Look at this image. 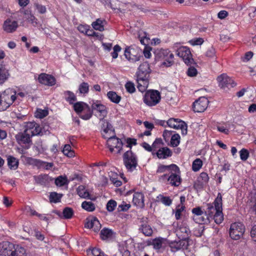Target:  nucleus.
I'll use <instances>...</instances> for the list:
<instances>
[{"mask_svg":"<svg viewBox=\"0 0 256 256\" xmlns=\"http://www.w3.org/2000/svg\"><path fill=\"white\" fill-rule=\"evenodd\" d=\"M151 70L148 62H144L139 66L136 73L137 88L141 92H144L149 84Z\"/></svg>","mask_w":256,"mask_h":256,"instance_id":"obj_1","label":"nucleus"},{"mask_svg":"<svg viewBox=\"0 0 256 256\" xmlns=\"http://www.w3.org/2000/svg\"><path fill=\"white\" fill-rule=\"evenodd\" d=\"M155 60L158 62H162L160 66L168 68L174 64V56L170 52L166 49H158L154 52Z\"/></svg>","mask_w":256,"mask_h":256,"instance_id":"obj_2","label":"nucleus"},{"mask_svg":"<svg viewBox=\"0 0 256 256\" xmlns=\"http://www.w3.org/2000/svg\"><path fill=\"white\" fill-rule=\"evenodd\" d=\"M161 99L160 92L157 90H150L146 91L143 100L144 104L149 106H152L158 104Z\"/></svg>","mask_w":256,"mask_h":256,"instance_id":"obj_3","label":"nucleus"},{"mask_svg":"<svg viewBox=\"0 0 256 256\" xmlns=\"http://www.w3.org/2000/svg\"><path fill=\"white\" fill-rule=\"evenodd\" d=\"M123 160L124 166L128 171L134 170L138 166L136 156L131 150H128L124 153Z\"/></svg>","mask_w":256,"mask_h":256,"instance_id":"obj_4","label":"nucleus"},{"mask_svg":"<svg viewBox=\"0 0 256 256\" xmlns=\"http://www.w3.org/2000/svg\"><path fill=\"white\" fill-rule=\"evenodd\" d=\"M245 226L242 222H234L229 230L230 236L233 240H238L243 236Z\"/></svg>","mask_w":256,"mask_h":256,"instance_id":"obj_5","label":"nucleus"},{"mask_svg":"<svg viewBox=\"0 0 256 256\" xmlns=\"http://www.w3.org/2000/svg\"><path fill=\"white\" fill-rule=\"evenodd\" d=\"M124 56L132 62H136L143 59V56L140 54V50L137 47L130 46L126 48L124 50Z\"/></svg>","mask_w":256,"mask_h":256,"instance_id":"obj_6","label":"nucleus"},{"mask_svg":"<svg viewBox=\"0 0 256 256\" xmlns=\"http://www.w3.org/2000/svg\"><path fill=\"white\" fill-rule=\"evenodd\" d=\"M16 93L14 94H8L4 92L0 96V111L6 110L16 100Z\"/></svg>","mask_w":256,"mask_h":256,"instance_id":"obj_7","label":"nucleus"},{"mask_svg":"<svg viewBox=\"0 0 256 256\" xmlns=\"http://www.w3.org/2000/svg\"><path fill=\"white\" fill-rule=\"evenodd\" d=\"M107 138V144L111 152H113L114 148H116V153H120L122 146V142L120 139L114 136V134H109Z\"/></svg>","mask_w":256,"mask_h":256,"instance_id":"obj_8","label":"nucleus"},{"mask_svg":"<svg viewBox=\"0 0 256 256\" xmlns=\"http://www.w3.org/2000/svg\"><path fill=\"white\" fill-rule=\"evenodd\" d=\"M15 138L17 142L25 148H28L32 144V136L24 131L18 132Z\"/></svg>","mask_w":256,"mask_h":256,"instance_id":"obj_9","label":"nucleus"},{"mask_svg":"<svg viewBox=\"0 0 256 256\" xmlns=\"http://www.w3.org/2000/svg\"><path fill=\"white\" fill-rule=\"evenodd\" d=\"M177 55L182 58L187 65H190L194 62V59L190 48L186 46H180L176 51Z\"/></svg>","mask_w":256,"mask_h":256,"instance_id":"obj_10","label":"nucleus"},{"mask_svg":"<svg viewBox=\"0 0 256 256\" xmlns=\"http://www.w3.org/2000/svg\"><path fill=\"white\" fill-rule=\"evenodd\" d=\"M167 124L174 129H180L182 135L187 134V125L186 122L178 118H171L166 122Z\"/></svg>","mask_w":256,"mask_h":256,"instance_id":"obj_11","label":"nucleus"},{"mask_svg":"<svg viewBox=\"0 0 256 256\" xmlns=\"http://www.w3.org/2000/svg\"><path fill=\"white\" fill-rule=\"evenodd\" d=\"M219 86L222 89L230 88L236 86V83L225 74H220L217 78Z\"/></svg>","mask_w":256,"mask_h":256,"instance_id":"obj_12","label":"nucleus"},{"mask_svg":"<svg viewBox=\"0 0 256 256\" xmlns=\"http://www.w3.org/2000/svg\"><path fill=\"white\" fill-rule=\"evenodd\" d=\"M176 169L174 168V170L170 172V176L168 178V180L170 182V184L172 186H178L182 182V178L180 176V170L179 168L176 166Z\"/></svg>","mask_w":256,"mask_h":256,"instance_id":"obj_13","label":"nucleus"},{"mask_svg":"<svg viewBox=\"0 0 256 256\" xmlns=\"http://www.w3.org/2000/svg\"><path fill=\"white\" fill-rule=\"evenodd\" d=\"M101 122V132L102 137L104 138H108V136L111 134H114V130L111 124L104 118H100Z\"/></svg>","mask_w":256,"mask_h":256,"instance_id":"obj_14","label":"nucleus"},{"mask_svg":"<svg viewBox=\"0 0 256 256\" xmlns=\"http://www.w3.org/2000/svg\"><path fill=\"white\" fill-rule=\"evenodd\" d=\"M208 100L204 96L200 97L193 104V110L196 112H202L207 108Z\"/></svg>","mask_w":256,"mask_h":256,"instance_id":"obj_15","label":"nucleus"},{"mask_svg":"<svg viewBox=\"0 0 256 256\" xmlns=\"http://www.w3.org/2000/svg\"><path fill=\"white\" fill-rule=\"evenodd\" d=\"M220 196V199L222 200V196L221 194L219 192L213 203L214 206L211 204H207L208 208L206 210L204 211V215L205 216L208 217L209 222L218 211V209L217 207V203H216V202L218 197Z\"/></svg>","mask_w":256,"mask_h":256,"instance_id":"obj_16","label":"nucleus"},{"mask_svg":"<svg viewBox=\"0 0 256 256\" xmlns=\"http://www.w3.org/2000/svg\"><path fill=\"white\" fill-rule=\"evenodd\" d=\"M14 248V245L8 242L0 243V256H11Z\"/></svg>","mask_w":256,"mask_h":256,"instance_id":"obj_17","label":"nucleus"},{"mask_svg":"<svg viewBox=\"0 0 256 256\" xmlns=\"http://www.w3.org/2000/svg\"><path fill=\"white\" fill-rule=\"evenodd\" d=\"M216 203H217L218 211L212 216V219H214L215 222L217 224H220L224 220V216L222 212V200L220 199V196L216 200Z\"/></svg>","mask_w":256,"mask_h":256,"instance_id":"obj_18","label":"nucleus"},{"mask_svg":"<svg viewBox=\"0 0 256 256\" xmlns=\"http://www.w3.org/2000/svg\"><path fill=\"white\" fill-rule=\"evenodd\" d=\"M38 82L43 84L52 86L56 84L55 78L50 75L45 73L40 74L38 78Z\"/></svg>","mask_w":256,"mask_h":256,"instance_id":"obj_19","label":"nucleus"},{"mask_svg":"<svg viewBox=\"0 0 256 256\" xmlns=\"http://www.w3.org/2000/svg\"><path fill=\"white\" fill-rule=\"evenodd\" d=\"M18 27V22L16 20H12L10 18L6 19L4 22L3 30L8 33H12L15 32Z\"/></svg>","mask_w":256,"mask_h":256,"instance_id":"obj_20","label":"nucleus"},{"mask_svg":"<svg viewBox=\"0 0 256 256\" xmlns=\"http://www.w3.org/2000/svg\"><path fill=\"white\" fill-rule=\"evenodd\" d=\"M91 106L93 111H96L100 114V118H104L106 115L107 111L106 106L99 102H93Z\"/></svg>","mask_w":256,"mask_h":256,"instance_id":"obj_21","label":"nucleus"},{"mask_svg":"<svg viewBox=\"0 0 256 256\" xmlns=\"http://www.w3.org/2000/svg\"><path fill=\"white\" fill-rule=\"evenodd\" d=\"M85 227L88 228H92L94 231L96 232L101 228V224L96 218L93 217L88 220V222L85 224Z\"/></svg>","mask_w":256,"mask_h":256,"instance_id":"obj_22","label":"nucleus"},{"mask_svg":"<svg viewBox=\"0 0 256 256\" xmlns=\"http://www.w3.org/2000/svg\"><path fill=\"white\" fill-rule=\"evenodd\" d=\"M132 202L136 206L143 208L144 206V194L142 192H135L133 195Z\"/></svg>","mask_w":256,"mask_h":256,"instance_id":"obj_23","label":"nucleus"},{"mask_svg":"<svg viewBox=\"0 0 256 256\" xmlns=\"http://www.w3.org/2000/svg\"><path fill=\"white\" fill-rule=\"evenodd\" d=\"M157 156L160 159L166 158L172 156L171 150L167 147L160 148L156 153Z\"/></svg>","mask_w":256,"mask_h":256,"instance_id":"obj_24","label":"nucleus"},{"mask_svg":"<svg viewBox=\"0 0 256 256\" xmlns=\"http://www.w3.org/2000/svg\"><path fill=\"white\" fill-rule=\"evenodd\" d=\"M56 214L62 218L70 219L74 216V212L72 208L66 207L63 210L62 214L60 212H56Z\"/></svg>","mask_w":256,"mask_h":256,"instance_id":"obj_25","label":"nucleus"},{"mask_svg":"<svg viewBox=\"0 0 256 256\" xmlns=\"http://www.w3.org/2000/svg\"><path fill=\"white\" fill-rule=\"evenodd\" d=\"M138 230L147 236H151L153 233L151 226L146 223L142 224L139 226Z\"/></svg>","mask_w":256,"mask_h":256,"instance_id":"obj_26","label":"nucleus"},{"mask_svg":"<svg viewBox=\"0 0 256 256\" xmlns=\"http://www.w3.org/2000/svg\"><path fill=\"white\" fill-rule=\"evenodd\" d=\"M37 184L46 186L50 181V177L47 174H40L34 177Z\"/></svg>","mask_w":256,"mask_h":256,"instance_id":"obj_27","label":"nucleus"},{"mask_svg":"<svg viewBox=\"0 0 256 256\" xmlns=\"http://www.w3.org/2000/svg\"><path fill=\"white\" fill-rule=\"evenodd\" d=\"M8 76V70L2 64L0 63V84H3L7 80Z\"/></svg>","mask_w":256,"mask_h":256,"instance_id":"obj_28","label":"nucleus"},{"mask_svg":"<svg viewBox=\"0 0 256 256\" xmlns=\"http://www.w3.org/2000/svg\"><path fill=\"white\" fill-rule=\"evenodd\" d=\"M113 231L112 230L107 228H103L100 231V238L103 240L112 238L113 236Z\"/></svg>","mask_w":256,"mask_h":256,"instance_id":"obj_29","label":"nucleus"},{"mask_svg":"<svg viewBox=\"0 0 256 256\" xmlns=\"http://www.w3.org/2000/svg\"><path fill=\"white\" fill-rule=\"evenodd\" d=\"M82 112L83 114H80V117L84 120H88L92 116L93 110L88 104V108L86 106Z\"/></svg>","mask_w":256,"mask_h":256,"instance_id":"obj_30","label":"nucleus"},{"mask_svg":"<svg viewBox=\"0 0 256 256\" xmlns=\"http://www.w3.org/2000/svg\"><path fill=\"white\" fill-rule=\"evenodd\" d=\"M174 169L177 168L176 165L174 164H172L169 166L160 164L158 168L156 173H162L166 172V170H168L170 172L172 170H174Z\"/></svg>","mask_w":256,"mask_h":256,"instance_id":"obj_31","label":"nucleus"},{"mask_svg":"<svg viewBox=\"0 0 256 256\" xmlns=\"http://www.w3.org/2000/svg\"><path fill=\"white\" fill-rule=\"evenodd\" d=\"M32 160L34 162L36 166L40 168H43L46 170H48L54 166V164L52 162H47L36 159Z\"/></svg>","mask_w":256,"mask_h":256,"instance_id":"obj_32","label":"nucleus"},{"mask_svg":"<svg viewBox=\"0 0 256 256\" xmlns=\"http://www.w3.org/2000/svg\"><path fill=\"white\" fill-rule=\"evenodd\" d=\"M86 106L88 108V104L82 102H77L73 106L74 110L78 114L82 113Z\"/></svg>","mask_w":256,"mask_h":256,"instance_id":"obj_33","label":"nucleus"},{"mask_svg":"<svg viewBox=\"0 0 256 256\" xmlns=\"http://www.w3.org/2000/svg\"><path fill=\"white\" fill-rule=\"evenodd\" d=\"M107 96L108 99L112 102L118 104L121 100V96L118 95L116 93L113 91H110L107 94Z\"/></svg>","mask_w":256,"mask_h":256,"instance_id":"obj_34","label":"nucleus"},{"mask_svg":"<svg viewBox=\"0 0 256 256\" xmlns=\"http://www.w3.org/2000/svg\"><path fill=\"white\" fill-rule=\"evenodd\" d=\"M64 94L65 96V100L68 102L70 104H73L74 102L76 100V96L74 93L71 91H66L64 92Z\"/></svg>","mask_w":256,"mask_h":256,"instance_id":"obj_35","label":"nucleus"},{"mask_svg":"<svg viewBox=\"0 0 256 256\" xmlns=\"http://www.w3.org/2000/svg\"><path fill=\"white\" fill-rule=\"evenodd\" d=\"M8 164L12 170H16L18 168V162L14 156H9L8 158Z\"/></svg>","mask_w":256,"mask_h":256,"instance_id":"obj_36","label":"nucleus"},{"mask_svg":"<svg viewBox=\"0 0 256 256\" xmlns=\"http://www.w3.org/2000/svg\"><path fill=\"white\" fill-rule=\"evenodd\" d=\"M77 192L78 196L82 198H90V194L84 186L81 185L78 188Z\"/></svg>","mask_w":256,"mask_h":256,"instance_id":"obj_37","label":"nucleus"},{"mask_svg":"<svg viewBox=\"0 0 256 256\" xmlns=\"http://www.w3.org/2000/svg\"><path fill=\"white\" fill-rule=\"evenodd\" d=\"M11 256H26L25 249L18 246L14 247Z\"/></svg>","mask_w":256,"mask_h":256,"instance_id":"obj_38","label":"nucleus"},{"mask_svg":"<svg viewBox=\"0 0 256 256\" xmlns=\"http://www.w3.org/2000/svg\"><path fill=\"white\" fill-rule=\"evenodd\" d=\"M105 21H103L100 19H97L96 21L94 22L92 24V26L96 30L102 32L104 30V23Z\"/></svg>","mask_w":256,"mask_h":256,"instance_id":"obj_39","label":"nucleus"},{"mask_svg":"<svg viewBox=\"0 0 256 256\" xmlns=\"http://www.w3.org/2000/svg\"><path fill=\"white\" fill-rule=\"evenodd\" d=\"M82 207L83 209L88 212H92L95 208V205L92 202L84 201L82 204Z\"/></svg>","mask_w":256,"mask_h":256,"instance_id":"obj_40","label":"nucleus"},{"mask_svg":"<svg viewBox=\"0 0 256 256\" xmlns=\"http://www.w3.org/2000/svg\"><path fill=\"white\" fill-rule=\"evenodd\" d=\"M194 220L199 224H204L209 222L208 217L205 216L204 214L201 215V216H194Z\"/></svg>","mask_w":256,"mask_h":256,"instance_id":"obj_41","label":"nucleus"},{"mask_svg":"<svg viewBox=\"0 0 256 256\" xmlns=\"http://www.w3.org/2000/svg\"><path fill=\"white\" fill-rule=\"evenodd\" d=\"M158 200L160 201L166 206H170L172 203V200L169 196L160 194L157 196Z\"/></svg>","mask_w":256,"mask_h":256,"instance_id":"obj_42","label":"nucleus"},{"mask_svg":"<svg viewBox=\"0 0 256 256\" xmlns=\"http://www.w3.org/2000/svg\"><path fill=\"white\" fill-rule=\"evenodd\" d=\"M164 238H156L154 239L150 244L153 246L154 248L158 250L162 246Z\"/></svg>","mask_w":256,"mask_h":256,"instance_id":"obj_43","label":"nucleus"},{"mask_svg":"<svg viewBox=\"0 0 256 256\" xmlns=\"http://www.w3.org/2000/svg\"><path fill=\"white\" fill-rule=\"evenodd\" d=\"M62 195L56 192H52L50 195V200L52 202L56 203L60 201Z\"/></svg>","mask_w":256,"mask_h":256,"instance_id":"obj_44","label":"nucleus"},{"mask_svg":"<svg viewBox=\"0 0 256 256\" xmlns=\"http://www.w3.org/2000/svg\"><path fill=\"white\" fill-rule=\"evenodd\" d=\"M62 152L65 156L69 158H72L74 156V153L71 149V146L70 144H66Z\"/></svg>","mask_w":256,"mask_h":256,"instance_id":"obj_45","label":"nucleus"},{"mask_svg":"<svg viewBox=\"0 0 256 256\" xmlns=\"http://www.w3.org/2000/svg\"><path fill=\"white\" fill-rule=\"evenodd\" d=\"M79 92L81 94H86L89 91V85L87 82H83L80 84L78 87Z\"/></svg>","mask_w":256,"mask_h":256,"instance_id":"obj_46","label":"nucleus"},{"mask_svg":"<svg viewBox=\"0 0 256 256\" xmlns=\"http://www.w3.org/2000/svg\"><path fill=\"white\" fill-rule=\"evenodd\" d=\"M202 166V160L200 158H196L192 162V170L194 172H197L200 170Z\"/></svg>","mask_w":256,"mask_h":256,"instance_id":"obj_47","label":"nucleus"},{"mask_svg":"<svg viewBox=\"0 0 256 256\" xmlns=\"http://www.w3.org/2000/svg\"><path fill=\"white\" fill-rule=\"evenodd\" d=\"M209 180V176L207 173L202 172L198 178V181L202 184H206Z\"/></svg>","mask_w":256,"mask_h":256,"instance_id":"obj_48","label":"nucleus"},{"mask_svg":"<svg viewBox=\"0 0 256 256\" xmlns=\"http://www.w3.org/2000/svg\"><path fill=\"white\" fill-rule=\"evenodd\" d=\"M36 123L34 122H28L25 126V130L24 132L28 134H31L34 127L36 126Z\"/></svg>","mask_w":256,"mask_h":256,"instance_id":"obj_49","label":"nucleus"},{"mask_svg":"<svg viewBox=\"0 0 256 256\" xmlns=\"http://www.w3.org/2000/svg\"><path fill=\"white\" fill-rule=\"evenodd\" d=\"M180 142V136L178 134H174L172 136L170 140V144L173 147L177 146Z\"/></svg>","mask_w":256,"mask_h":256,"instance_id":"obj_50","label":"nucleus"},{"mask_svg":"<svg viewBox=\"0 0 256 256\" xmlns=\"http://www.w3.org/2000/svg\"><path fill=\"white\" fill-rule=\"evenodd\" d=\"M24 14L26 16V18L28 22L32 24H37V19L33 14H32L30 12H29L28 11H26L24 12Z\"/></svg>","mask_w":256,"mask_h":256,"instance_id":"obj_51","label":"nucleus"},{"mask_svg":"<svg viewBox=\"0 0 256 256\" xmlns=\"http://www.w3.org/2000/svg\"><path fill=\"white\" fill-rule=\"evenodd\" d=\"M185 206H184L178 205L176 208L175 212V217L176 220H178L181 218L182 212L184 210Z\"/></svg>","mask_w":256,"mask_h":256,"instance_id":"obj_52","label":"nucleus"},{"mask_svg":"<svg viewBox=\"0 0 256 256\" xmlns=\"http://www.w3.org/2000/svg\"><path fill=\"white\" fill-rule=\"evenodd\" d=\"M36 116L38 118H42L48 114V112L46 110L38 109L35 113Z\"/></svg>","mask_w":256,"mask_h":256,"instance_id":"obj_53","label":"nucleus"},{"mask_svg":"<svg viewBox=\"0 0 256 256\" xmlns=\"http://www.w3.org/2000/svg\"><path fill=\"white\" fill-rule=\"evenodd\" d=\"M116 206V202L114 200H110L106 204V209L108 212H112Z\"/></svg>","mask_w":256,"mask_h":256,"instance_id":"obj_54","label":"nucleus"},{"mask_svg":"<svg viewBox=\"0 0 256 256\" xmlns=\"http://www.w3.org/2000/svg\"><path fill=\"white\" fill-rule=\"evenodd\" d=\"M125 88L128 92L130 93H133L136 90L134 84L131 82H127L125 84Z\"/></svg>","mask_w":256,"mask_h":256,"instance_id":"obj_55","label":"nucleus"},{"mask_svg":"<svg viewBox=\"0 0 256 256\" xmlns=\"http://www.w3.org/2000/svg\"><path fill=\"white\" fill-rule=\"evenodd\" d=\"M66 183V178L62 177V176H59L55 180V184L58 186H63Z\"/></svg>","mask_w":256,"mask_h":256,"instance_id":"obj_56","label":"nucleus"},{"mask_svg":"<svg viewBox=\"0 0 256 256\" xmlns=\"http://www.w3.org/2000/svg\"><path fill=\"white\" fill-rule=\"evenodd\" d=\"M240 158L242 160H246L249 156V152L246 149L242 148L240 152Z\"/></svg>","mask_w":256,"mask_h":256,"instance_id":"obj_57","label":"nucleus"},{"mask_svg":"<svg viewBox=\"0 0 256 256\" xmlns=\"http://www.w3.org/2000/svg\"><path fill=\"white\" fill-rule=\"evenodd\" d=\"M91 254L92 256H108L102 252L100 248H92Z\"/></svg>","mask_w":256,"mask_h":256,"instance_id":"obj_58","label":"nucleus"},{"mask_svg":"<svg viewBox=\"0 0 256 256\" xmlns=\"http://www.w3.org/2000/svg\"><path fill=\"white\" fill-rule=\"evenodd\" d=\"M169 246L172 252H176L180 250V244H179V242H172L170 243Z\"/></svg>","mask_w":256,"mask_h":256,"instance_id":"obj_59","label":"nucleus"},{"mask_svg":"<svg viewBox=\"0 0 256 256\" xmlns=\"http://www.w3.org/2000/svg\"><path fill=\"white\" fill-rule=\"evenodd\" d=\"M42 132V128L36 123V126L34 127V130L32 131V132L30 134L32 137V136L40 134Z\"/></svg>","mask_w":256,"mask_h":256,"instance_id":"obj_60","label":"nucleus"},{"mask_svg":"<svg viewBox=\"0 0 256 256\" xmlns=\"http://www.w3.org/2000/svg\"><path fill=\"white\" fill-rule=\"evenodd\" d=\"M120 46L116 44L114 47V52H112L111 54L113 58H116L118 56V52L121 50Z\"/></svg>","mask_w":256,"mask_h":256,"instance_id":"obj_61","label":"nucleus"},{"mask_svg":"<svg viewBox=\"0 0 256 256\" xmlns=\"http://www.w3.org/2000/svg\"><path fill=\"white\" fill-rule=\"evenodd\" d=\"M197 74L196 69L193 66L190 67L188 70L187 74L190 76H195Z\"/></svg>","mask_w":256,"mask_h":256,"instance_id":"obj_62","label":"nucleus"},{"mask_svg":"<svg viewBox=\"0 0 256 256\" xmlns=\"http://www.w3.org/2000/svg\"><path fill=\"white\" fill-rule=\"evenodd\" d=\"M189 42L193 46L201 45L204 42V40L202 38H196L190 40Z\"/></svg>","mask_w":256,"mask_h":256,"instance_id":"obj_63","label":"nucleus"},{"mask_svg":"<svg viewBox=\"0 0 256 256\" xmlns=\"http://www.w3.org/2000/svg\"><path fill=\"white\" fill-rule=\"evenodd\" d=\"M192 212L194 214V216H201V215L204 214V212L201 210L200 207L194 208L192 210Z\"/></svg>","mask_w":256,"mask_h":256,"instance_id":"obj_64","label":"nucleus"}]
</instances>
